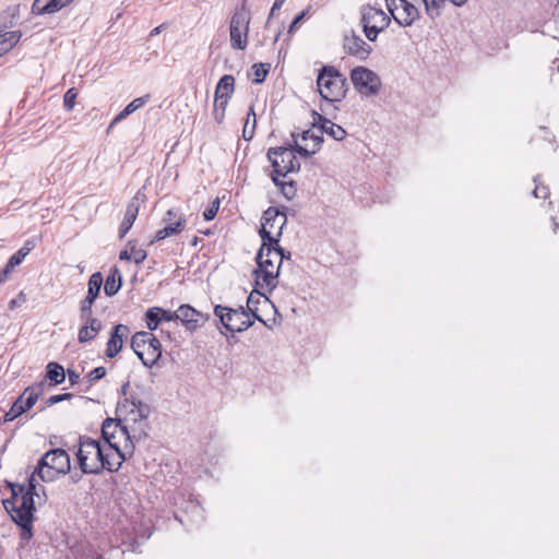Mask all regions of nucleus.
<instances>
[{
    "label": "nucleus",
    "instance_id": "nucleus-56",
    "mask_svg": "<svg viewBox=\"0 0 559 559\" xmlns=\"http://www.w3.org/2000/svg\"><path fill=\"white\" fill-rule=\"evenodd\" d=\"M285 2V0H275L272 8H271V11H270V15H269V19L273 17L282 8L283 3Z\"/></svg>",
    "mask_w": 559,
    "mask_h": 559
},
{
    "label": "nucleus",
    "instance_id": "nucleus-49",
    "mask_svg": "<svg viewBox=\"0 0 559 559\" xmlns=\"http://www.w3.org/2000/svg\"><path fill=\"white\" fill-rule=\"evenodd\" d=\"M534 181L536 183L535 189L533 190L534 197L537 199H546L549 193L548 188L537 183V178H534Z\"/></svg>",
    "mask_w": 559,
    "mask_h": 559
},
{
    "label": "nucleus",
    "instance_id": "nucleus-35",
    "mask_svg": "<svg viewBox=\"0 0 559 559\" xmlns=\"http://www.w3.org/2000/svg\"><path fill=\"white\" fill-rule=\"evenodd\" d=\"M23 396H19L12 404L11 408L4 414V421H13L26 411L22 404Z\"/></svg>",
    "mask_w": 559,
    "mask_h": 559
},
{
    "label": "nucleus",
    "instance_id": "nucleus-60",
    "mask_svg": "<svg viewBox=\"0 0 559 559\" xmlns=\"http://www.w3.org/2000/svg\"><path fill=\"white\" fill-rule=\"evenodd\" d=\"M250 118H252V120L255 119V111H254V106L253 105H251L249 107V110H248V114H247V120L246 121H248V123L250 122Z\"/></svg>",
    "mask_w": 559,
    "mask_h": 559
},
{
    "label": "nucleus",
    "instance_id": "nucleus-2",
    "mask_svg": "<svg viewBox=\"0 0 559 559\" xmlns=\"http://www.w3.org/2000/svg\"><path fill=\"white\" fill-rule=\"evenodd\" d=\"M259 234L262 246L255 258L258 264V269L254 271L255 284L271 292L277 286L284 249L278 246V239L271 236V230L260 229Z\"/></svg>",
    "mask_w": 559,
    "mask_h": 559
},
{
    "label": "nucleus",
    "instance_id": "nucleus-64",
    "mask_svg": "<svg viewBox=\"0 0 559 559\" xmlns=\"http://www.w3.org/2000/svg\"><path fill=\"white\" fill-rule=\"evenodd\" d=\"M46 3V0H44L43 2H39L38 3V8L41 9L44 7V4Z\"/></svg>",
    "mask_w": 559,
    "mask_h": 559
},
{
    "label": "nucleus",
    "instance_id": "nucleus-21",
    "mask_svg": "<svg viewBox=\"0 0 559 559\" xmlns=\"http://www.w3.org/2000/svg\"><path fill=\"white\" fill-rule=\"evenodd\" d=\"M390 17L386 13L373 7H367L362 9L361 23L369 25H377L378 27L386 28L390 24Z\"/></svg>",
    "mask_w": 559,
    "mask_h": 559
},
{
    "label": "nucleus",
    "instance_id": "nucleus-38",
    "mask_svg": "<svg viewBox=\"0 0 559 559\" xmlns=\"http://www.w3.org/2000/svg\"><path fill=\"white\" fill-rule=\"evenodd\" d=\"M269 70H270L269 63H254L252 66V71L254 74V80H253L254 83H257V84L263 83L269 73Z\"/></svg>",
    "mask_w": 559,
    "mask_h": 559
},
{
    "label": "nucleus",
    "instance_id": "nucleus-43",
    "mask_svg": "<svg viewBox=\"0 0 559 559\" xmlns=\"http://www.w3.org/2000/svg\"><path fill=\"white\" fill-rule=\"evenodd\" d=\"M156 311L160 316V322L162 321L169 322V321L179 320L178 309L176 311H170V310L163 309L160 307H156Z\"/></svg>",
    "mask_w": 559,
    "mask_h": 559
},
{
    "label": "nucleus",
    "instance_id": "nucleus-19",
    "mask_svg": "<svg viewBox=\"0 0 559 559\" xmlns=\"http://www.w3.org/2000/svg\"><path fill=\"white\" fill-rule=\"evenodd\" d=\"M74 0H34L32 13L34 15L52 14L68 7Z\"/></svg>",
    "mask_w": 559,
    "mask_h": 559
},
{
    "label": "nucleus",
    "instance_id": "nucleus-61",
    "mask_svg": "<svg viewBox=\"0 0 559 559\" xmlns=\"http://www.w3.org/2000/svg\"><path fill=\"white\" fill-rule=\"evenodd\" d=\"M162 27H163V25H159V26H157V27L153 28V29L151 31V33H150V36H151V37H153V36L158 35V34L160 33Z\"/></svg>",
    "mask_w": 559,
    "mask_h": 559
},
{
    "label": "nucleus",
    "instance_id": "nucleus-23",
    "mask_svg": "<svg viewBox=\"0 0 559 559\" xmlns=\"http://www.w3.org/2000/svg\"><path fill=\"white\" fill-rule=\"evenodd\" d=\"M150 340L154 341V334L151 332L140 331L132 335L131 348L140 359H143V356H145V348Z\"/></svg>",
    "mask_w": 559,
    "mask_h": 559
},
{
    "label": "nucleus",
    "instance_id": "nucleus-18",
    "mask_svg": "<svg viewBox=\"0 0 559 559\" xmlns=\"http://www.w3.org/2000/svg\"><path fill=\"white\" fill-rule=\"evenodd\" d=\"M80 321L82 322L78 333V341L80 343L93 341L103 329L102 321L96 317L85 318Z\"/></svg>",
    "mask_w": 559,
    "mask_h": 559
},
{
    "label": "nucleus",
    "instance_id": "nucleus-63",
    "mask_svg": "<svg viewBox=\"0 0 559 559\" xmlns=\"http://www.w3.org/2000/svg\"><path fill=\"white\" fill-rule=\"evenodd\" d=\"M289 258H290V252H286V251L284 250V259H289Z\"/></svg>",
    "mask_w": 559,
    "mask_h": 559
},
{
    "label": "nucleus",
    "instance_id": "nucleus-10",
    "mask_svg": "<svg viewBox=\"0 0 559 559\" xmlns=\"http://www.w3.org/2000/svg\"><path fill=\"white\" fill-rule=\"evenodd\" d=\"M102 437L105 444L111 445L114 448H121L120 440H124V444L129 447L132 444L134 447L135 438L132 437V432L130 431V427L127 425H122L120 419L115 418H106L102 425Z\"/></svg>",
    "mask_w": 559,
    "mask_h": 559
},
{
    "label": "nucleus",
    "instance_id": "nucleus-17",
    "mask_svg": "<svg viewBox=\"0 0 559 559\" xmlns=\"http://www.w3.org/2000/svg\"><path fill=\"white\" fill-rule=\"evenodd\" d=\"M312 117L313 127L320 129L322 135L326 133L329 136L336 141H342L345 139L346 131L340 124L332 122L330 119L325 118L317 111H312Z\"/></svg>",
    "mask_w": 559,
    "mask_h": 559
},
{
    "label": "nucleus",
    "instance_id": "nucleus-4",
    "mask_svg": "<svg viewBox=\"0 0 559 559\" xmlns=\"http://www.w3.org/2000/svg\"><path fill=\"white\" fill-rule=\"evenodd\" d=\"M118 409L124 413L126 421H131L133 425L129 426L132 432V437L136 441L147 437L150 425L147 418L151 414V406L147 403L136 399L133 395L123 399L118 404Z\"/></svg>",
    "mask_w": 559,
    "mask_h": 559
},
{
    "label": "nucleus",
    "instance_id": "nucleus-59",
    "mask_svg": "<svg viewBox=\"0 0 559 559\" xmlns=\"http://www.w3.org/2000/svg\"><path fill=\"white\" fill-rule=\"evenodd\" d=\"M83 474L84 473H82V472L81 473L75 472V473L71 474V476H70L71 481L74 484L79 483L81 480Z\"/></svg>",
    "mask_w": 559,
    "mask_h": 559
},
{
    "label": "nucleus",
    "instance_id": "nucleus-1",
    "mask_svg": "<svg viewBox=\"0 0 559 559\" xmlns=\"http://www.w3.org/2000/svg\"><path fill=\"white\" fill-rule=\"evenodd\" d=\"M133 454V445L114 448L87 436L79 438L75 452L80 469L84 474L98 475L103 471L117 472L128 456Z\"/></svg>",
    "mask_w": 559,
    "mask_h": 559
},
{
    "label": "nucleus",
    "instance_id": "nucleus-14",
    "mask_svg": "<svg viewBox=\"0 0 559 559\" xmlns=\"http://www.w3.org/2000/svg\"><path fill=\"white\" fill-rule=\"evenodd\" d=\"M262 219L261 229L271 230V236L278 239L282 235L283 227L287 223L286 214L271 206L264 211Z\"/></svg>",
    "mask_w": 559,
    "mask_h": 559
},
{
    "label": "nucleus",
    "instance_id": "nucleus-6",
    "mask_svg": "<svg viewBox=\"0 0 559 559\" xmlns=\"http://www.w3.org/2000/svg\"><path fill=\"white\" fill-rule=\"evenodd\" d=\"M71 468L70 456L63 449H52L38 461L36 473L44 481H52L60 474Z\"/></svg>",
    "mask_w": 559,
    "mask_h": 559
},
{
    "label": "nucleus",
    "instance_id": "nucleus-3",
    "mask_svg": "<svg viewBox=\"0 0 559 559\" xmlns=\"http://www.w3.org/2000/svg\"><path fill=\"white\" fill-rule=\"evenodd\" d=\"M19 495L12 489V497L4 499L2 504L11 520L21 528V538L29 540L33 537L34 513L36 511L34 497L38 496L34 474L28 479L27 488L20 486Z\"/></svg>",
    "mask_w": 559,
    "mask_h": 559
},
{
    "label": "nucleus",
    "instance_id": "nucleus-37",
    "mask_svg": "<svg viewBox=\"0 0 559 559\" xmlns=\"http://www.w3.org/2000/svg\"><path fill=\"white\" fill-rule=\"evenodd\" d=\"M260 297H266L264 295L259 294L258 297H255L252 293L247 298V311L248 313L251 312L253 318L260 322H264L263 318L258 313V307L257 304L259 302Z\"/></svg>",
    "mask_w": 559,
    "mask_h": 559
},
{
    "label": "nucleus",
    "instance_id": "nucleus-24",
    "mask_svg": "<svg viewBox=\"0 0 559 559\" xmlns=\"http://www.w3.org/2000/svg\"><path fill=\"white\" fill-rule=\"evenodd\" d=\"M162 357V344L158 338L154 336V341L150 340L145 348V356L141 361L146 367H152Z\"/></svg>",
    "mask_w": 559,
    "mask_h": 559
},
{
    "label": "nucleus",
    "instance_id": "nucleus-32",
    "mask_svg": "<svg viewBox=\"0 0 559 559\" xmlns=\"http://www.w3.org/2000/svg\"><path fill=\"white\" fill-rule=\"evenodd\" d=\"M294 143H295V145L293 146L294 153L297 152L304 158H308V157L312 156L321 147V139L320 138H316L313 140V144H306L305 146L299 145L296 138L294 139Z\"/></svg>",
    "mask_w": 559,
    "mask_h": 559
},
{
    "label": "nucleus",
    "instance_id": "nucleus-31",
    "mask_svg": "<svg viewBox=\"0 0 559 559\" xmlns=\"http://www.w3.org/2000/svg\"><path fill=\"white\" fill-rule=\"evenodd\" d=\"M41 391H43V383H39L37 389H35L33 386H28L24 390V392L20 396H23L22 404H23L25 411L31 409L35 405L39 395L41 394Z\"/></svg>",
    "mask_w": 559,
    "mask_h": 559
},
{
    "label": "nucleus",
    "instance_id": "nucleus-13",
    "mask_svg": "<svg viewBox=\"0 0 559 559\" xmlns=\"http://www.w3.org/2000/svg\"><path fill=\"white\" fill-rule=\"evenodd\" d=\"M178 316L179 321L190 332L197 331L211 318L210 313L201 312L188 304L179 306Z\"/></svg>",
    "mask_w": 559,
    "mask_h": 559
},
{
    "label": "nucleus",
    "instance_id": "nucleus-45",
    "mask_svg": "<svg viewBox=\"0 0 559 559\" xmlns=\"http://www.w3.org/2000/svg\"><path fill=\"white\" fill-rule=\"evenodd\" d=\"M218 209H219V200L218 199H215L211 206L207 207L204 212H203V217L205 221H212L217 212H218Z\"/></svg>",
    "mask_w": 559,
    "mask_h": 559
},
{
    "label": "nucleus",
    "instance_id": "nucleus-9",
    "mask_svg": "<svg viewBox=\"0 0 559 559\" xmlns=\"http://www.w3.org/2000/svg\"><path fill=\"white\" fill-rule=\"evenodd\" d=\"M250 20V12L242 3L230 20V45L234 49L243 50L247 47Z\"/></svg>",
    "mask_w": 559,
    "mask_h": 559
},
{
    "label": "nucleus",
    "instance_id": "nucleus-29",
    "mask_svg": "<svg viewBox=\"0 0 559 559\" xmlns=\"http://www.w3.org/2000/svg\"><path fill=\"white\" fill-rule=\"evenodd\" d=\"M46 378L52 382V385L61 384L66 379L63 367L55 361H51L46 367Z\"/></svg>",
    "mask_w": 559,
    "mask_h": 559
},
{
    "label": "nucleus",
    "instance_id": "nucleus-44",
    "mask_svg": "<svg viewBox=\"0 0 559 559\" xmlns=\"http://www.w3.org/2000/svg\"><path fill=\"white\" fill-rule=\"evenodd\" d=\"M107 373V370L105 367H97L91 370L87 374L88 381L91 383H94L100 379H103Z\"/></svg>",
    "mask_w": 559,
    "mask_h": 559
},
{
    "label": "nucleus",
    "instance_id": "nucleus-57",
    "mask_svg": "<svg viewBox=\"0 0 559 559\" xmlns=\"http://www.w3.org/2000/svg\"><path fill=\"white\" fill-rule=\"evenodd\" d=\"M214 120L221 124L225 118V110L214 108L213 110Z\"/></svg>",
    "mask_w": 559,
    "mask_h": 559
},
{
    "label": "nucleus",
    "instance_id": "nucleus-33",
    "mask_svg": "<svg viewBox=\"0 0 559 559\" xmlns=\"http://www.w3.org/2000/svg\"><path fill=\"white\" fill-rule=\"evenodd\" d=\"M147 257V253L142 248L132 246L130 250H122L119 254L120 260H133L135 264H141Z\"/></svg>",
    "mask_w": 559,
    "mask_h": 559
},
{
    "label": "nucleus",
    "instance_id": "nucleus-51",
    "mask_svg": "<svg viewBox=\"0 0 559 559\" xmlns=\"http://www.w3.org/2000/svg\"><path fill=\"white\" fill-rule=\"evenodd\" d=\"M71 397V394L70 393H62V394H57V395H52L50 396L47 401H46V405L47 406H52L57 403H60L62 401H66L68 399Z\"/></svg>",
    "mask_w": 559,
    "mask_h": 559
},
{
    "label": "nucleus",
    "instance_id": "nucleus-42",
    "mask_svg": "<svg viewBox=\"0 0 559 559\" xmlns=\"http://www.w3.org/2000/svg\"><path fill=\"white\" fill-rule=\"evenodd\" d=\"M179 215H182V214L178 213L177 210H175V209L168 210L163 217V222L166 224L165 227H175L176 221L179 217Z\"/></svg>",
    "mask_w": 559,
    "mask_h": 559
},
{
    "label": "nucleus",
    "instance_id": "nucleus-52",
    "mask_svg": "<svg viewBox=\"0 0 559 559\" xmlns=\"http://www.w3.org/2000/svg\"><path fill=\"white\" fill-rule=\"evenodd\" d=\"M15 269L14 265L10 266V262L8 261L4 267L0 272V285L7 282L9 278V275L12 273V271Z\"/></svg>",
    "mask_w": 559,
    "mask_h": 559
},
{
    "label": "nucleus",
    "instance_id": "nucleus-12",
    "mask_svg": "<svg viewBox=\"0 0 559 559\" xmlns=\"http://www.w3.org/2000/svg\"><path fill=\"white\" fill-rule=\"evenodd\" d=\"M386 8L401 26H411L418 17V9L407 0H385Z\"/></svg>",
    "mask_w": 559,
    "mask_h": 559
},
{
    "label": "nucleus",
    "instance_id": "nucleus-54",
    "mask_svg": "<svg viewBox=\"0 0 559 559\" xmlns=\"http://www.w3.org/2000/svg\"><path fill=\"white\" fill-rule=\"evenodd\" d=\"M305 15L306 11H302L293 20V22L289 25V33H293L297 28L298 24L304 20Z\"/></svg>",
    "mask_w": 559,
    "mask_h": 559
},
{
    "label": "nucleus",
    "instance_id": "nucleus-28",
    "mask_svg": "<svg viewBox=\"0 0 559 559\" xmlns=\"http://www.w3.org/2000/svg\"><path fill=\"white\" fill-rule=\"evenodd\" d=\"M235 90V78L230 74L223 75L215 88L214 96L230 98Z\"/></svg>",
    "mask_w": 559,
    "mask_h": 559
},
{
    "label": "nucleus",
    "instance_id": "nucleus-15",
    "mask_svg": "<svg viewBox=\"0 0 559 559\" xmlns=\"http://www.w3.org/2000/svg\"><path fill=\"white\" fill-rule=\"evenodd\" d=\"M343 47L348 55L359 60H366L372 51L371 46L354 33L344 37Z\"/></svg>",
    "mask_w": 559,
    "mask_h": 559
},
{
    "label": "nucleus",
    "instance_id": "nucleus-40",
    "mask_svg": "<svg viewBox=\"0 0 559 559\" xmlns=\"http://www.w3.org/2000/svg\"><path fill=\"white\" fill-rule=\"evenodd\" d=\"M78 92L75 88H69L63 96V106L66 110L71 111L74 108Z\"/></svg>",
    "mask_w": 559,
    "mask_h": 559
},
{
    "label": "nucleus",
    "instance_id": "nucleus-30",
    "mask_svg": "<svg viewBox=\"0 0 559 559\" xmlns=\"http://www.w3.org/2000/svg\"><path fill=\"white\" fill-rule=\"evenodd\" d=\"M104 278L100 272H95L91 275L87 283V298L96 300L99 296Z\"/></svg>",
    "mask_w": 559,
    "mask_h": 559
},
{
    "label": "nucleus",
    "instance_id": "nucleus-53",
    "mask_svg": "<svg viewBox=\"0 0 559 559\" xmlns=\"http://www.w3.org/2000/svg\"><path fill=\"white\" fill-rule=\"evenodd\" d=\"M229 99L223 96H214V108L226 110Z\"/></svg>",
    "mask_w": 559,
    "mask_h": 559
},
{
    "label": "nucleus",
    "instance_id": "nucleus-62",
    "mask_svg": "<svg viewBox=\"0 0 559 559\" xmlns=\"http://www.w3.org/2000/svg\"><path fill=\"white\" fill-rule=\"evenodd\" d=\"M128 388H129V383H128V382H127V383H124V384L122 385V388H121V393L123 394L124 399H126V397H129V396L127 395V390H128Z\"/></svg>",
    "mask_w": 559,
    "mask_h": 559
},
{
    "label": "nucleus",
    "instance_id": "nucleus-39",
    "mask_svg": "<svg viewBox=\"0 0 559 559\" xmlns=\"http://www.w3.org/2000/svg\"><path fill=\"white\" fill-rule=\"evenodd\" d=\"M96 300L85 297L80 302V320L94 317L93 316V306Z\"/></svg>",
    "mask_w": 559,
    "mask_h": 559
},
{
    "label": "nucleus",
    "instance_id": "nucleus-34",
    "mask_svg": "<svg viewBox=\"0 0 559 559\" xmlns=\"http://www.w3.org/2000/svg\"><path fill=\"white\" fill-rule=\"evenodd\" d=\"M280 176L271 175L273 182L281 189V192L287 200H292L297 192L295 181L290 180L288 182L281 181L278 179Z\"/></svg>",
    "mask_w": 559,
    "mask_h": 559
},
{
    "label": "nucleus",
    "instance_id": "nucleus-58",
    "mask_svg": "<svg viewBox=\"0 0 559 559\" xmlns=\"http://www.w3.org/2000/svg\"><path fill=\"white\" fill-rule=\"evenodd\" d=\"M68 378L71 384H76L80 380V373L75 370L68 369Z\"/></svg>",
    "mask_w": 559,
    "mask_h": 559
},
{
    "label": "nucleus",
    "instance_id": "nucleus-27",
    "mask_svg": "<svg viewBox=\"0 0 559 559\" xmlns=\"http://www.w3.org/2000/svg\"><path fill=\"white\" fill-rule=\"evenodd\" d=\"M148 100V95L138 97L133 99L131 103H129L111 121L109 128H111L114 124L122 121L126 119L129 115L133 114L138 109L142 108Z\"/></svg>",
    "mask_w": 559,
    "mask_h": 559
},
{
    "label": "nucleus",
    "instance_id": "nucleus-26",
    "mask_svg": "<svg viewBox=\"0 0 559 559\" xmlns=\"http://www.w3.org/2000/svg\"><path fill=\"white\" fill-rule=\"evenodd\" d=\"M122 285V278L120 271L117 267H112L105 281L104 290L109 297L115 296Z\"/></svg>",
    "mask_w": 559,
    "mask_h": 559
},
{
    "label": "nucleus",
    "instance_id": "nucleus-48",
    "mask_svg": "<svg viewBox=\"0 0 559 559\" xmlns=\"http://www.w3.org/2000/svg\"><path fill=\"white\" fill-rule=\"evenodd\" d=\"M255 126H257V119H253L250 128H249L248 121H246L243 129H242V136L246 141H250L253 138L254 131H255Z\"/></svg>",
    "mask_w": 559,
    "mask_h": 559
},
{
    "label": "nucleus",
    "instance_id": "nucleus-47",
    "mask_svg": "<svg viewBox=\"0 0 559 559\" xmlns=\"http://www.w3.org/2000/svg\"><path fill=\"white\" fill-rule=\"evenodd\" d=\"M26 294L24 292H20V294L9 302V308L11 310L20 308L26 302Z\"/></svg>",
    "mask_w": 559,
    "mask_h": 559
},
{
    "label": "nucleus",
    "instance_id": "nucleus-16",
    "mask_svg": "<svg viewBox=\"0 0 559 559\" xmlns=\"http://www.w3.org/2000/svg\"><path fill=\"white\" fill-rule=\"evenodd\" d=\"M130 329L126 324H117L114 326L109 340L106 344L105 355L108 358L116 357L123 346L124 338L129 335Z\"/></svg>",
    "mask_w": 559,
    "mask_h": 559
},
{
    "label": "nucleus",
    "instance_id": "nucleus-41",
    "mask_svg": "<svg viewBox=\"0 0 559 559\" xmlns=\"http://www.w3.org/2000/svg\"><path fill=\"white\" fill-rule=\"evenodd\" d=\"M364 32L366 34V37L370 41H374L379 35L380 32H382L383 27H378L377 25H369L367 23H362Z\"/></svg>",
    "mask_w": 559,
    "mask_h": 559
},
{
    "label": "nucleus",
    "instance_id": "nucleus-25",
    "mask_svg": "<svg viewBox=\"0 0 559 559\" xmlns=\"http://www.w3.org/2000/svg\"><path fill=\"white\" fill-rule=\"evenodd\" d=\"M186 225H187L186 216L179 215V217L176 221L175 227H164V228L157 230L151 242L152 243L157 242V241L164 240L167 237H173V236L179 235L185 229Z\"/></svg>",
    "mask_w": 559,
    "mask_h": 559
},
{
    "label": "nucleus",
    "instance_id": "nucleus-36",
    "mask_svg": "<svg viewBox=\"0 0 559 559\" xmlns=\"http://www.w3.org/2000/svg\"><path fill=\"white\" fill-rule=\"evenodd\" d=\"M146 326L150 331H154L160 323V316L156 311V307L148 308L144 314Z\"/></svg>",
    "mask_w": 559,
    "mask_h": 559
},
{
    "label": "nucleus",
    "instance_id": "nucleus-11",
    "mask_svg": "<svg viewBox=\"0 0 559 559\" xmlns=\"http://www.w3.org/2000/svg\"><path fill=\"white\" fill-rule=\"evenodd\" d=\"M350 80L355 90L364 96L377 95L381 88V80L372 70L356 67L350 71Z\"/></svg>",
    "mask_w": 559,
    "mask_h": 559
},
{
    "label": "nucleus",
    "instance_id": "nucleus-22",
    "mask_svg": "<svg viewBox=\"0 0 559 559\" xmlns=\"http://www.w3.org/2000/svg\"><path fill=\"white\" fill-rule=\"evenodd\" d=\"M139 213V202L133 198L127 205L124 217L119 227V238L122 239L133 226Z\"/></svg>",
    "mask_w": 559,
    "mask_h": 559
},
{
    "label": "nucleus",
    "instance_id": "nucleus-50",
    "mask_svg": "<svg viewBox=\"0 0 559 559\" xmlns=\"http://www.w3.org/2000/svg\"><path fill=\"white\" fill-rule=\"evenodd\" d=\"M25 258L26 253L24 252V250L19 249L8 261L10 262V266H17L24 261Z\"/></svg>",
    "mask_w": 559,
    "mask_h": 559
},
{
    "label": "nucleus",
    "instance_id": "nucleus-20",
    "mask_svg": "<svg viewBox=\"0 0 559 559\" xmlns=\"http://www.w3.org/2000/svg\"><path fill=\"white\" fill-rule=\"evenodd\" d=\"M4 17L0 16V55L11 50L21 39V31L7 32L8 25L4 23Z\"/></svg>",
    "mask_w": 559,
    "mask_h": 559
},
{
    "label": "nucleus",
    "instance_id": "nucleus-55",
    "mask_svg": "<svg viewBox=\"0 0 559 559\" xmlns=\"http://www.w3.org/2000/svg\"><path fill=\"white\" fill-rule=\"evenodd\" d=\"M37 240L36 239H28L24 242L23 247L21 248L24 250L26 255L36 247Z\"/></svg>",
    "mask_w": 559,
    "mask_h": 559
},
{
    "label": "nucleus",
    "instance_id": "nucleus-5",
    "mask_svg": "<svg viewBox=\"0 0 559 559\" xmlns=\"http://www.w3.org/2000/svg\"><path fill=\"white\" fill-rule=\"evenodd\" d=\"M317 85L320 96L329 104L344 99L348 90L346 76L333 66L321 68L317 78Z\"/></svg>",
    "mask_w": 559,
    "mask_h": 559
},
{
    "label": "nucleus",
    "instance_id": "nucleus-8",
    "mask_svg": "<svg viewBox=\"0 0 559 559\" xmlns=\"http://www.w3.org/2000/svg\"><path fill=\"white\" fill-rule=\"evenodd\" d=\"M214 314L219 319L222 325L231 333L246 331L253 324V321L249 319L248 311L241 306L233 309L216 305Z\"/></svg>",
    "mask_w": 559,
    "mask_h": 559
},
{
    "label": "nucleus",
    "instance_id": "nucleus-7",
    "mask_svg": "<svg viewBox=\"0 0 559 559\" xmlns=\"http://www.w3.org/2000/svg\"><path fill=\"white\" fill-rule=\"evenodd\" d=\"M267 157L272 164V175L285 177L289 173H297L300 163L297 159L293 145L271 147Z\"/></svg>",
    "mask_w": 559,
    "mask_h": 559
},
{
    "label": "nucleus",
    "instance_id": "nucleus-46",
    "mask_svg": "<svg viewBox=\"0 0 559 559\" xmlns=\"http://www.w3.org/2000/svg\"><path fill=\"white\" fill-rule=\"evenodd\" d=\"M316 138H320L321 139V144L323 143V136H322V132L320 130L318 131V133H316L312 130H306L301 134V140L304 142H306V144H313V140Z\"/></svg>",
    "mask_w": 559,
    "mask_h": 559
}]
</instances>
